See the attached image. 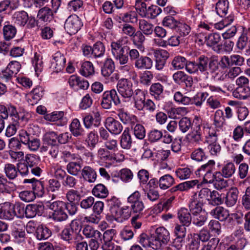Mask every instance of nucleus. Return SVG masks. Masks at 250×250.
Here are the masks:
<instances>
[{
  "label": "nucleus",
  "mask_w": 250,
  "mask_h": 250,
  "mask_svg": "<svg viewBox=\"0 0 250 250\" xmlns=\"http://www.w3.org/2000/svg\"><path fill=\"white\" fill-rule=\"evenodd\" d=\"M214 160H209L205 165H202L196 172V175L200 176L201 171H205L206 173L204 174L203 181L206 183L213 184L214 188L221 190L226 188L228 185V181L221 177L220 172L216 171L212 173L211 170L215 165Z\"/></svg>",
  "instance_id": "1"
},
{
  "label": "nucleus",
  "mask_w": 250,
  "mask_h": 250,
  "mask_svg": "<svg viewBox=\"0 0 250 250\" xmlns=\"http://www.w3.org/2000/svg\"><path fill=\"white\" fill-rule=\"evenodd\" d=\"M208 60L207 57L201 56L199 62L195 63L193 62H187L186 69L190 74H202V79H206L208 77Z\"/></svg>",
  "instance_id": "2"
},
{
  "label": "nucleus",
  "mask_w": 250,
  "mask_h": 250,
  "mask_svg": "<svg viewBox=\"0 0 250 250\" xmlns=\"http://www.w3.org/2000/svg\"><path fill=\"white\" fill-rule=\"evenodd\" d=\"M152 249L157 250L161 248L162 244H166L170 239L168 231L163 227L156 228L155 232L151 234Z\"/></svg>",
  "instance_id": "3"
},
{
  "label": "nucleus",
  "mask_w": 250,
  "mask_h": 250,
  "mask_svg": "<svg viewBox=\"0 0 250 250\" xmlns=\"http://www.w3.org/2000/svg\"><path fill=\"white\" fill-rule=\"evenodd\" d=\"M80 19L76 15L70 16L65 21L64 29L69 34H75L83 26Z\"/></svg>",
  "instance_id": "4"
},
{
  "label": "nucleus",
  "mask_w": 250,
  "mask_h": 250,
  "mask_svg": "<svg viewBox=\"0 0 250 250\" xmlns=\"http://www.w3.org/2000/svg\"><path fill=\"white\" fill-rule=\"evenodd\" d=\"M117 87L119 93L123 98H129L133 95V83L131 81L128 79H122L120 80Z\"/></svg>",
  "instance_id": "5"
},
{
  "label": "nucleus",
  "mask_w": 250,
  "mask_h": 250,
  "mask_svg": "<svg viewBox=\"0 0 250 250\" xmlns=\"http://www.w3.org/2000/svg\"><path fill=\"white\" fill-rule=\"evenodd\" d=\"M203 130L207 143H216L220 135V128L211 127L208 123L203 124Z\"/></svg>",
  "instance_id": "6"
},
{
  "label": "nucleus",
  "mask_w": 250,
  "mask_h": 250,
  "mask_svg": "<svg viewBox=\"0 0 250 250\" xmlns=\"http://www.w3.org/2000/svg\"><path fill=\"white\" fill-rule=\"evenodd\" d=\"M8 116L11 118L12 121L16 123L18 122H22L24 125L29 120L30 114L28 113H18L15 106L10 105L8 106Z\"/></svg>",
  "instance_id": "7"
},
{
  "label": "nucleus",
  "mask_w": 250,
  "mask_h": 250,
  "mask_svg": "<svg viewBox=\"0 0 250 250\" xmlns=\"http://www.w3.org/2000/svg\"><path fill=\"white\" fill-rule=\"evenodd\" d=\"M50 67L52 70L59 72L63 70L66 62L64 55L60 52L54 53L52 56Z\"/></svg>",
  "instance_id": "8"
},
{
  "label": "nucleus",
  "mask_w": 250,
  "mask_h": 250,
  "mask_svg": "<svg viewBox=\"0 0 250 250\" xmlns=\"http://www.w3.org/2000/svg\"><path fill=\"white\" fill-rule=\"evenodd\" d=\"M70 86L76 90L80 89L86 90L89 86V83L87 80L76 75H72L68 80Z\"/></svg>",
  "instance_id": "9"
},
{
  "label": "nucleus",
  "mask_w": 250,
  "mask_h": 250,
  "mask_svg": "<svg viewBox=\"0 0 250 250\" xmlns=\"http://www.w3.org/2000/svg\"><path fill=\"white\" fill-rule=\"evenodd\" d=\"M101 121V113L98 110L93 111L91 115H88L83 119L84 126L87 128H90L92 125L98 126Z\"/></svg>",
  "instance_id": "10"
},
{
  "label": "nucleus",
  "mask_w": 250,
  "mask_h": 250,
  "mask_svg": "<svg viewBox=\"0 0 250 250\" xmlns=\"http://www.w3.org/2000/svg\"><path fill=\"white\" fill-rule=\"evenodd\" d=\"M113 211V213L112 214L114 219L119 223L127 220L131 215V209L128 206H124Z\"/></svg>",
  "instance_id": "11"
},
{
  "label": "nucleus",
  "mask_w": 250,
  "mask_h": 250,
  "mask_svg": "<svg viewBox=\"0 0 250 250\" xmlns=\"http://www.w3.org/2000/svg\"><path fill=\"white\" fill-rule=\"evenodd\" d=\"M154 56L155 58V68L158 70H162L166 63V59L168 57V53L165 50H155Z\"/></svg>",
  "instance_id": "12"
},
{
  "label": "nucleus",
  "mask_w": 250,
  "mask_h": 250,
  "mask_svg": "<svg viewBox=\"0 0 250 250\" xmlns=\"http://www.w3.org/2000/svg\"><path fill=\"white\" fill-rule=\"evenodd\" d=\"M106 128L112 134L118 135L123 130V126L117 120L112 117H108L105 121Z\"/></svg>",
  "instance_id": "13"
},
{
  "label": "nucleus",
  "mask_w": 250,
  "mask_h": 250,
  "mask_svg": "<svg viewBox=\"0 0 250 250\" xmlns=\"http://www.w3.org/2000/svg\"><path fill=\"white\" fill-rule=\"evenodd\" d=\"M221 40V37L219 34L214 33L210 34L205 37V42L208 46L216 52H219L221 47L219 43Z\"/></svg>",
  "instance_id": "14"
},
{
  "label": "nucleus",
  "mask_w": 250,
  "mask_h": 250,
  "mask_svg": "<svg viewBox=\"0 0 250 250\" xmlns=\"http://www.w3.org/2000/svg\"><path fill=\"white\" fill-rule=\"evenodd\" d=\"M117 115L120 121L124 124L131 125L137 122V118L135 115L129 114L124 109H119Z\"/></svg>",
  "instance_id": "15"
},
{
  "label": "nucleus",
  "mask_w": 250,
  "mask_h": 250,
  "mask_svg": "<svg viewBox=\"0 0 250 250\" xmlns=\"http://www.w3.org/2000/svg\"><path fill=\"white\" fill-rule=\"evenodd\" d=\"M81 176L84 181L89 183H94L97 178L95 170L88 166H85L82 168Z\"/></svg>",
  "instance_id": "16"
},
{
  "label": "nucleus",
  "mask_w": 250,
  "mask_h": 250,
  "mask_svg": "<svg viewBox=\"0 0 250 250\" xmlns=\"http://www.w3.org/2000/svg\"><path fill=\"white\" fill-rule=\"evenodd\" d=\"M12 21L16 24L20 26H24L29 20V17L27 12L24 11H17L12 16Z\"/></svg>",
  "instance_id": "17"
},
{
  "label": "nucleus",
  "mask_w": 250,
  "mask_h": 250,
  "mask_svg": "<svg viewBox=\"0 0 250 250\" xmlns=\"http://www.w3.org/2000/svg\"><path fill=\"white\" fill-rule=\"evenodd\" d=\"M12 204L6 202L0 206V218L11 220L14 218Z\"/></svg>",
  "instance_id": "18"
},
{
  "label": "nucleus",
  "mask_w": 250,
  "mask_h": 250,
  "mask_svg": "<svg viewBox=\"0 0 250 250\" xmlns=\"http://www.w3.org/2000/svg\"><path fill=\"white\" fill-rule=\"evenodd\" d=\"M83 163L81 158L77 162L72 161L68 163L66 170L68 173L73 176H77L81 173Z\"/></svg>",
  "instance_id": "19"
},
{
  "label": "nucleus",
  "mask_w": 250,
  "mask_h": 250,
  "mask_svg": "<svg viewBox=\"0 0 250 250\" xmlns=\"http://www.w3.org/2000/svg\"><path fill=\"white\" fill-rule=\"evenodd\" d=\"M210 214L214 218L220 221H225L229 215V211L220 206L217 207L212 209L210 212Z\"/></svg>",
  "instance_id": "20"
},
{
  "label": "nucleus",
  "mask_w": 250,
  "mask_h": 250,
  "mask_svg": "<svg viewBox=\"0 0 250 250\" xmlns=\"http://www.w3.org/2000/svg\"><path fill=\"white\" fill-rule=\"evenodd\" d=\"M187 140L192 144H198L202 141V131L200 125H197L194 129L187 134Z\"/></svg>",
  "instance_id": "21"
},
{
  "label": "nucleus",
  "mask_w": 250,
  "mask_h": 250,
  "mask_svg": "<svg viewBox=\"0 0 250 250\" xmlns=\"http://www.w3.org/2000/svg\"><path fill=\"white\" fill-rule=\"evenodd\" d=\"M53 19V12L52 10L47 7L40 9L37 15V23L39 21L47 22Z\"/></svg>",
  "instance_id": "22"
},
{
  "label": "nucleus",
  "mask_w": 250,
  "mask_h": 250,
  "mask_svg": "<svg viewBox=\"0 0 250 250\" xmlns=\"http://www.w3.org/2000/svg\"><path fill=\"white\" fill-rule=\"evenodd\" d=\"M239 191L236 188H231L227 193L225 197V204L227 206L231 207L237 202Z\"/></svg>",
  "instance_id": "23"
},
{
  "label": "nucleus",
  "mask_w": 250,
  "mask_h": 250,
  "mask_svg": "<svg viewBox=\"0 0 250 250\" xmlns=\"http://www.w3.org/2000/svg\"><path fill=\"white\" fill-rule=\"evenodd\" d=\"M134 65L139 69H149L152 67L153 61L148 57H141L136 60Z\"/></svg>",
  "instance_id": "24"
},
{
  "label": "nucleus",
  "mask_w": 250,
  "mask_h": 250,
  "mask_svg": "<svg viewBox=\"0 0 250 250\" xmlns=\"http://www.w3.org/2000/svg\"><path fill=\"white\" fill-rule=\"evenodd\" d=\"M236 168L232 162H227L224 164L220 171H218L221 175V177L229 178L231 177L235 172Z\"/></svg>",
  "instance_id": "25"
},
{
  "label": "nucleus",
  "mask_w": 250,
  "mask_h": 250,
  "mask_svg": "<svg viewBox=\"0 0 250 250\" xmlns=\"http://www.w3.org/2000/svg\"><path fill=\"white\" fill-rule=\"evenodd\" d=\"M146 96L144 91L137 89L134 97L135 107L139 110H143L145 107Z\"/></svg>",
  "instance_id": "26"
},
{
  "label": "nucleus",
  "mask_w": 250,
  "mask_h": 250,
  "mask_svg": "<svg viewBox=\"0 0 250 250\" xmlns=\"http://www.w3.org/2000/svg\"><path fill=\"white\" fill-rule=\"evenodd\" d=\"M60 236L62 240L69 244L73 243L75 240H76L79 239L76 235V233L68 227L64 228L60 234Z\"/></svg>",
  "instance_id": "27"
},
{
  "label": "nucleus",
  "mask_w": 250,
  "mask_h": 250,
  "mask_svg": "<svg viewBox=\"0 0 250 250\" xmlns=\"http://www.w3.org/2000/svg\"><path fill=\"white\" fill-rule=\"evenodd\" d=\"M114 69V63L112 60L107 58L101 69L102 75L105 78H108L113 73Z\"/></svg>",
  "instance_id": "28"
},
{
  "label": "nucleus",
  "mask_w": 250,
  "mask_h": 250,
  "mask_svg": "<svg viewBox=\"0 0 250 250\" xmlns=\"http://www.w3.org/2000/svg\"><path fill=\"white\" fill-rule=\"evenodd\" d=\"M232 96L237 99L245 100L250 96L249 86L237 87L232 92Z\"/></svg>",
  "instance_id": "29"
},
{
  "label": "nucleus",
  "mask_w": 250,
  "mask_h": 250,
  "mask_svg": "<svg viewBox=\"0 0 250 250\" xmlns=\"http://www.w3.org/2000/svg\"><path fill=\"white\" fill-rule=\"evenodd\" d=\"M178 218L184 226H188L191 223V214L187 208H181L179 209L178 212Z\"/></svg>",
  "instance_id": "30"
},
{
  "label": "nucleus",
  "mask_w": 250,
  "mask_h": 250,
  "mask_svg": "<svg viewBox=\"0 0 250 250\" xmlns=\"http://www.w3.org/2000/svg\"><path fill=\"white\" fill-rule=\"evenodd\" d=\"M242 72L240 67H233L226 71L218 79L222 81L227 79L233 80Z\"/></svg>",
  "instance_id": "31"
},
{
  "label": "nucleus",
  "mask_w": 250,
  "mask_h": 250,
  "mask_svg": "<svg viewBox=\"0 0 250 250\" xmlns=\"http://www.w3.org/2000/svg\"><path fill=\"white\" fill-rule=\"evenodd\" d=\"M83 234L86 238H100L102 236V233L89 225L85 226L82 230Z\"/></svg>",
  "instance_id": "32"
},
{
  "label": "nucleus",
  "mask_w": 250,
  "mask_h": 250,
  "mask_svg": "<svg viewBox=\"0 0 250 250\" xmlns=\"http://www.w3.org/2000/svg\"><path fill=\"white\" fill-rule=\"evenodd\" d=\"M32 66L34 68L35 75L39 77L43 69V62L42 57L37 52L34 54V59L32 60Z\"/></svg>",
  "instance_id": "33"
},
{
  "label": "nucleus",
  "mask_w": 250,
  "mask_h": 250,
  "mask_svg": "<svg viewBox=\"0 0 250 250\" xmlns=\"http://www.w3.org/2000/svg\"><path fill=\"white\" fill-rule=\"evenodd\" d=\"M225 117L223 110H217L214 115L213 125L216 128L221 129L225 124Z\"/></svg>",
  "instance_id": "34"
},
{
  "label": "nucleus",
  "mask_w": 250,
  "mask_h": 250,
  "mask_svg": "<svg viewBox=\"0 0 250 250\" xmlns=\"http://www.w3.org/2000/svg\"><path fill=\"white\" fill-rule=\"evenodd\" d=\"M159 186L162 189H167L174 183V179L169 174H166L161 177L158 181Z\"/></svg>",
  "instance_id": "35"
},
{
  "label": "nucleus",
  "mask_w": 250,
  "mask_h": 250,
  "mask_svg": "<svg viewBox=\"0 0 250 250\" xmlns=\"http://www.w3.org/2000/svg\"><path fill=\"white\" fill-rule=\"evenodd\" d=\"M70 130L74 136H82L84 130L82 127L79 120L76 118L73 119L69 126Z\"/></svg>",
  "instance_id": "36"
},
{
  "label": "nucleus",
  "mask_w": 250,
  "mask_h": 250,
  "mask_svg": "<svg viewBox=\"0 0 250 250\" xmlns=\"http://www.w3.org/2000/svg\"><path fill=\"white\" fill-rule=\"evenodd\" d=\"M80 74L84 76L88 77L94 73V68L93 64L89 61L83 62L80 69Z\"/></svg>",
  "instance_id": "37"
},
{
  "label": "nucleus",
  "mask_w": 250,
  "mask_h": 250,
  "mask_svg": "<svg viewBox=\"0 0 250 250\" xmlns=\"http://www.w3.org/2000/svg\"><path fill=\"white\" fill-rule=\"evenodd\" d=\"M204 205V204L191 197L189 204V208L191 214H196L205 211L203 209Z\"/></svg>",
  "instance_id": "38"
},
{
  "label": "nucleus",
  "mask_w": 250,
  "mask_h": 250,
  "mask_svg": "<svg viewBox=\"0 0 250 250\" xmlns=\"http://www.w3.org/2000/svg\"><path fill=\"white\" fill-rule=\"evenodd\" d=\"M92 194L98 198H104L108 195V190L103 184H99L93 188Z\"/></svg>",
  "instance_id": "39"
},
{
  "label": "nucleus",
  "mask_w": 250,
  "mask_h": 250,
  "mask_svg": "<svg viewBox=\"0 0 250 250\" xmlns=\"http://www.w3.org/2000/svg\"><path fill=\"white\" fill-rule=\"evenodd\" d=\"M207 219L208 213L206 211L192 214V222L196 226L201 227L203 226Z\"/></svg>",
  "instance_id": "40"
},
{
  "label": "nucleus",
  "mask_w": 250,
  "mask_h": 250,
  "mask_svg": "<svg viewBox=\"0 0 250 250\" xmlns=\"http://www.w3.org/2000/svg\"><path fill=\"white\" fill-rule=\"evenodd\" d=\"M17 29L16 27L9 24H5L3 27L2 33L5 40L9 41L13 39L16 35Z\"/></svg>",
  "instance_id": "41"
},
{
  "label": "nucleus",
  "mask_w": 250,
  "mask_h": 250,
  "mask_svg": "<svg viewBox=\"0 0 250 250\" xmlns=\"http://www.w3.org/2000/svg\"><path fill=\"white\" fill-rule=\"evenodd\" d=\"M32 193L35 198L41 197L44 193V188L42 183L32 178Z\"/></svg>",
  "instance_id": "42"
},
{
  "label": "nucleus",
  "mask_w": 250,
  "mask_h": 250,
  "mask_svg": "<svg viewBox=\"0 0 250 250\" xmlns=\"http://www.w3.org/2000/svg\"><path fill=\"white\" fill-rule=\"evenodd\" d=\"M35 235L38 240L46 239L51 236V232L47 228L41 225L37 228Z\"/></svg>",
  "instance_id": "43"
},
{
  "label": "nucleus",
  "mask_w": 250,
  "mask_h": 250,
  "mask_svg": "<svg viewBox=\"0 0 250 250\" xmlns=\"http://www.w3.org/2000/svg\"><path fill=\"white\" fill-rule=\"evenodd\" d=\"M138 26L141 32L146 35H150L153 32V25L145 20H139Z\"/></svg>",
  "instance_id": "44"
},
{
  "label": "nucleus",
  "mask_w": 250,
  "mask_h": 250,
  "mask_svg": "<svg viewBox=\"0 0 250 250\" xmlns=\"http://www.w3.org/2000/svg\"><path fill=\"white\" fill-rule=\"evenodd\" d=\"M210 193V190L209 188H202L198 193H195L192 197L205 204L206 201L209 200Z\"/></svg>",
  "instance_id": "45"
},
{
  "label": "nucleus",
  "mask_w": 250,
  "mask_h": 250,
  "mask_svg": "<svg viewBox=\"0 0 250 250\" xmlns=\"http://www.w3.org/2000/svg\"><path fill=\"white\" fill-rule=\"evenodd\" d=\"M131 137L129 131L125 130L121 136V146L124 149H128L131 147Z\"/></svg>",
  "instance_id": "46"
},
{
  "label": "nucleus",
  "mask_w": 250,
  "mask_h": 250,
  "mask_svg": "<svg viewBox=\"0 0 250 250\" xmlns=\"http://www.w3.org/2000/svg\"><path fill=\"white\" fill-rule=\"evenodd\" d=\"M163 90V86L159 83H153L149 89L150 94L156 100L160 99Z\"/></svg>",
  "instance_id": "47"
},
{
  "label": "nucleus",
  "mask_w": 250,
  "mask_h": 250,
  "mask_svg": "<svg viewBox=\"0 0 250 250\" xmlns=\"http://www.w3.org/2000/svg\"><path fill=\"white\" fill-rule=\"evenodd\" d=\"M229 9V2L228 0H219L216 5V11L220 17L226 15Z\"/></svg>",
  "instance_id": "48"
},
{
  "label": "nucleus",
  "mask_w": 250,
  "mask_h": 250,
  "mask_svg": "<svg viewBox=\"0 0 250 250\" xmlns=\"http://www.w3.org/2000/svg\"><path fill=\"white\" fill-rule=\"evenodd\" d=\"M46 206L53 210V213H56L62 209H66V204L62 201H48L46 203Z\"/></svg>",
  "instance_id": "49"
},
{
  "label": "nucleus",
  "mask_w": 250,
  "mask_h": 250,
  "mask_svg": "<svg viewBox=\"0 0 250 250\" xmlns=\"http://www.w3.org/2000/svg\"><path fill=\"white\" fill-rule=\"evenodd\" d=\"M85 141L88 147L90 148H94L99 141V137L97 132L95 131H90L87 134Z\"/></svg>",
  "instance_id": "50"
},
{
  "label": "nucleus",
  "mask_w": 250,
  "mask_h": 250,
  "mask_svg": "<svg viewBox=\"0 0 250 250\" xmlns=\"http://www.w3.org/2000/svg\"><path fill=\"white\" fill-rule=\"evenodd\" d=\"M187 60L184 57L177 56L171 61V64L174 70L182 69L185 67Z\"/></svg>",
  "instance_id": "51"
},
{
  "label": "nucleus",
  "mask_w": 250,
  "mask_h": 250,
  "mask_svg": "<svg viewBox=\"0 0 250 250\" xmlns=\"http://www.w3.org/2000/svg\"><path fill=\"white\" fill-rule=\"evenodd\" d=\"M173 97L174 101L179 104L185 105L191 104V98L184 95L179 91L176 92Z\"/></svg>",
  "instance_id": "52"
},
{
  "label": "nucleus",
  "mask_w": 250,
  "mask_h": 250,
  "mask_svg": "<svg viewBox=\"0 0 250 250\" xmlns=\"http://www.w3.org/2000/svg\"><path fill=\"white\" fill-rule=\"evenodd\" d=\"M123 43H121L120 40L117 42H112L111 43V51L112 54L114 58L118 57V56L125 53V50L123 47H122Z\"/></svg>",
  "instance_id": "53"
},
{
  "label": "nucleus",
  "mask_w": 250,
  "mask_h": 250,
  "mask_svg": "<svg viewBox=\"0 0 250 250\" xmlns=\"http://www.w3.org/2000/svg\"><path fill=\"white\" fill-rule=\"evenodd\" d=\"M93 97L92 94L87 93L84 95L80 103L79 107L83 110L89 108L93 104Z\"/></svg>",
  "instance_id": "54"
},
{
  "label": "nucleus",
  "mask_w": 250,
  "mask_h": 250,
  "mask_svg": "<svg viewBox=\"0 0 250 250\" xmlns=\"http://www.w3.org/2000/svg\"><path fill=\"white\" fill-rule=\"evenodd\" d=\"M97 157L103 161H112L113 160L112 154L106 148H100L97 152Z\"/></svg>",
  "instance_id": "55"
},
{
  "label": "nucleus",
  "mask_w": 250,
  "mask_h": 250,
  "mask_svg": "<svg viewBox=\"0 0 250 250\" xmlns=\"http://www.w3.org/2000/svg\"><path fill=\"white\" fill-rule=\"evenodd\" d=\"M93 56L96 58L102 57L104 54L105 47L104 44L100 42H97L92 47Z\"/></svg>",
  "instance_id": "56"
},
{
  "label": "nucleus",
  "mask_w": 250,
  "mask_h": 250,
  "mask_svg": "<svg viewBox=\"0 0 250 250\" xmlns=\"http://www.w3.org/2000/svg\"><path fill=\"white\" fill-rule=\"evenodd\" d=\"M180 21L175 19L173 17H166L163 20V25L172 29L176 30Z\"/></svg>",
  "instance_id": "57"
},
{
  "label": "nucleus",
  "mask_w": 250,
  "mask_h": 250,
  "mask_svg": "<svg viewBox=\"0 0 250 250\" xmlns=\"http://www.w3.org/2000/svg\"><path fill=\"white\" fill-rule=\"evenodd\" d=\"M4 172L9 179H15L18 175V170L15 166L11 164H7L4 167Z\"/></svg>",
  "instance_id": "58"
},
{
  "label": "nucleus",
  "mask_w": 250,
  "mask_h": 250,
  "mask_svg": "<svg viewBox=\"0 0 250 250\" xmlns=\"http://www.w3.org/2000/svg\"><path fill=\"white\" fill-rule=\"evenodd\" d=\"M175 174L178 178L183 180L190 177L191 170L189 167H180L176 170Z\"/></svg>",
  "instance_id": "59"
},
{
  "label": "nucleus",
  "mask_w": 250,
  "mask_h": 250,
  "mask_svg": "<svg viewBox=\"0 0 250 250\" xmlns=\"http://www.w3.org/2000/svg\"><path fill=\"white\" fill-rule=\"evenodd\" d=\"M208 96L207 92L198 93L191 98V104L201 106Z\"/></svg>",
  "instance_id": "60"
},
{
  "label": "nucleus",
  "mask_w": 250,
  "mask_h": 250,
  "mask_svg": "<svg viewBox=\"0 0 250 250\" xmlns=\"http://www.w3.org/2000/svg\"><path fill=\"white\" fill-rule=\"evenodd\" d=\"M12 235L16 239L24 238L25 235L24 227L17 223L14 224L12 230Z\"/></svg>",
  "instance_id": "61"
},
{
  "label": "nucleus",
  "mask_w": 250,
  "mask_h": 250,
  "mask_svg": "<svg viewBox=\"0 0 250 250\" xmlns=\"http://www.w3.org/2000/svg\"><path fill=\"white\" fill-rule=\"evenodd\" d=\"M103 94L115 105L121 104V100L117 94V91L115 89L106 91Z\"/></svg>",
  "instance_id": "62"
},
{
  "label": "nucleus",
  "mask_w": 250,
  "mask_h": 250,
  "mask_svg": "<svg viewBox=\"0 0 250 250\" xmlns=\"http://www.w3.org/2000/svg\"><path fill=\"white\" fill-rule=\"evenodd\" d=\"M176 31L181 36L185 37L190 33L191 28L187 23L180 21Z\"/></svg>",
  "instance_id": "63"
},
{
  "label": "nucleus",
  "mask_w": 250,
  "mask_h": 250,
  "mask_svg": "<svg viewBox=\"0 0 250 250\" xmlns=\"http://www.w3.org/2000/svg\"><path fill=\"white\" fill-rule=\"evenodd\" d=\"M39 250H63L64 248H61L56 245H53L49 242H42L38 245Z\"/></svg>",
  "instance_id": "64"
}]
</instances>
